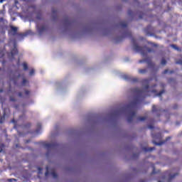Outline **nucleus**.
Masks as SVG:
<instances>
[{
	"label": "nucleus",
	"instance_id": "24",
	"mask_svg": "<svg viewBox=\"0 0 182 182\" xmlns=\"http://www.w3.org/2000/svg\"><path fill=\"white\" fill-rule=\"evenodd\" d=\"M159 182H160V181H159Z\"/></svg>",
	"mask_w": 182,
	"mask_h": 182
},
{
	"label": "nucleus",
	"instance_id": "6",
	"mask_svg": "<svg viewBox=\"0 0 182 182\" xmlns=\"http://www.w3.org/2000/svg\"><path fill=\"white\" fill-rule=\"evenodd\" d=\"M23 68L24 70H26V69H28V64H26V63H23Z\"/></svg>",
	"mask_w": 182,
	"mask_h": 182
},
{
	"label": "nucleus",
	"instance_id": "23",
	"mask_svg": "<svg viewBox=\"0 0 182 182\" xmlns=\"http://www.w3.org/2000/svg\"><path fill=\"white\" fill-rule=\"evenodd\" d=\"M0 151H1V150L0 149Z\"/></svg>",
	"mask_w": 182,
	"mask_h": 182
},
{
	"label": "nucleus",
	"instance_id": "21",
	"mask_svg": "<svg viewBox=\"0 0 182 182\" xmlns=\"http://www.w3.org/2000/svg\"><path fill=\"white\" fill-rule=\"evenodd\" d=\"M165 73H167V70L165 71Z\"/></svg>",
	"mask_w": 182,
	"mask_h": 182
},
{
	"label": "nucleus",
	"instance_id": "17",
	"mask_svg": "<svg viewBox=\"0 0 182 182\" xmlns=\"http://www.w3.org/2000/svg\"><path fill=\"white\" fill-rule=\"evenodd\" d=\"M176 63H182V61L176 62Z\"/></svg>",
	"mask_w": 182,
	"mask_h": 182
},
{
	"label": "nucleus",
	"instance_id": "3",
	"mask_svg": "<svg viewBox=\"0 0 182 182\" xmlns=\"http://www.w3.org/2000/svg\"><path fill=\"white\" fill-rule=\"evenodd\" d=\"M134 49L136 50V52H141V50H143L142 48L136 44L134 45Z\"/></svg>",
	"mask_w": 182,
	"mask_h": 182
},
{
	"label": "nucleus",
	"instance_id": "18",
	"mask_svg": "<svg viewBox=\"0 0 182 182\" xmlns=\"http://www.w3.org/2000/svg\"><path fill=\"white\" fill-rule=\"evenodd\" d=\"M28 35H31V31H28Z\"/></svg>",
	"mask_w": 182,
	"mask_h": 182
},
{
	"label": "nucleus",
	"instance_id": "7",
	"mask_svg": "<svg viewBox=\"0 0 182 182\" xmlns=\"http://www.w3.org/2000/svg\"><path fill=\"white\" fill-rule=\"evenodd\" d=\"M171 47L173 48V49H175V50H178V48H177L176 45H171Z\"/></svg>",
	"mask_w": 182,
	"mask_h": 182
},
{
	"label": "nucleus",
	"instance_id": "12",
	"mask_svg": "<svg viewBox=\"0 0 182 182\" xmlns=\"http://www.w3.org/2000/svg\"><path fill=\"white\" fill-rule=\"evenodd\" d=\"M161 95H163V92H159L158 96H161Z\"/></svg>",
	"mask_w": 182,
	"mask_h": 182
},
{
	"label": "nucleus",
	"instance_id": "8",
	"mask_svg": "<svg viewBox=\"0 0 182 182\" xmlns=\"http://www.w3.org/2000/svg\"><path fill=\"white\" fill-rule=\"evenodd\" d=\"M161 65H166V60L163 59L161 60Z\"/></svg>",
	"mask_w": 182,
	"mask_h": 182
},
{
	"label": "nucleus",
	"instance_id": "9",
	"mask_svg": "<svg viewBox=\"0 0 182 182\" xmlns=\"http://www.w3.org/2000/svg\"><path fill=\"white\" fill-rule=\"evenodd\" d=\"M145 72V70H139V73H144Z\"/></svg>",
	"mask_w": 182,
	"mask_h": 182
},
{
	"label": "nucleus",
	"instance_id": "19",
	"mask_svg": "<svg viewBox=\"0 0 182 182\" xmlns=\"http://www.w3.org/2000/svg\"><path fill=\"white\" fill-rule=\"evenodd\" d=\"M148 52H151V50L150 49H148Z\"/></svg>",
	"mask_w": 182,
	"mask_h": 182
},
{
	"label": "nucleus",
	"instance_id": "10",
	"mask_svg": "<svg viewBox=\"0 0 182 182\" xmlns=\"http://www.w3.org/2000/svg\"><path fill=\"white\" fill-rule=\"evenodd\" d=\"M23 85H26V80H23Z\"/></svg>",
	"mask_w": 182,
	"mask_h": 182
},
{
	"label": "nucleus",
	"instance_id": "11",
	"mask_svg": "<svg viewBox=\"0 0 182 182\" xmlns=\"http://www.w3.org/2000/svg\"><path fill=\"white\" fill-rule=\"evenodd\" d=\"M140 120H141V122H143V120H146V118H145V117H141V118H140Z\"/></svg>",
	"mask_w": 182,
	"mask_h": 182
},
{
	"label": "nucleus",
	"instance_id": "16",
	"mask_svg": "<svg viewBox=\"0 0 182 182\" xmlns=\"http://www.w3.org/2000/svg\"><path fill=\"white\" fill-rule=\"evenodd\" d=\"M14 180H15V179H9V181H12Z\"/></svg>",
	"mask_w": 182,
	"mask_h": 182
},
{
	"label": "nucleus",
	"instance_id": "22",
	"mask_svg": "<svg viewBox=\"0 0 182 182\" xmlns=\"http://www.w3.org/2000/svg\"><path fill=\"white\" fill-rule=\"evenodd\" d=\"M124 79H127V77H124Z\"/></svg>",
	"mask_w": 182,
	"mask_h": 182
},
{
	"label": "nucleus",
	"instance_id": "1",
	"mask_svg": "<svg viewBox=\"0 0 182 182\" xmlns=\"http://www.w3.org/2000/svg\"><path fill=\"white\" fill-rule=\"evenodd\" d=\"M37 29H38V32H39V33H42V32H43L45 31V29H46V27H45V26H41L39 27V25L37 26Z\"/></svg>",
	"mask_w": 182,
	"mask_h": 182
},
{
	"label": "nucleus",
	"instance_id": "4",
	"mask_svg": "<svg viewBox=\"0 0 182 182\" xmlns=\"http://www.w3.org/2000/svg\"><path fill=\"white\" fill-rule=\"evenodd\" d=\"M18 53V49L14 47L13 50L11 51V56H15V54Z\"/></svg>",
	"mask_w": 182,
	"mask_h": 182
},
{
	"label": "nucleus",
	"instance_id": "15",
	"mask_svg": "<svg viewBox=\"0 0 182 182\" xmlns=\"http://www.w3.org/2000/svg\"><path fill=\"white\" fill-rule=\"evenodd\" d=\"M4 0H0V4H3Z\"/></svg>",
	"mask_w": 182,
	"mask_h": 182
},
{
	"label": "nucleus",
	"instance_id": "14",
	"mask_svg": "<svg viewBox=\"0 0 182 182\" xmlns=\"http://www.w3.org/2000/svg\"><path fill=\"white\" fill-rule=\"evenodd\" d=\"M26 95H29V91H26Z\"/></svg>",
	"mask_w": 182,
	"mask_h": 182
},
{
	"label": "nucleus",
	"instance_id": "2",
	"mask_svg": "<svg viewBox=\"0 0 182 182\" xmlns=\"http://www.w3.org/2000/svg\"><path fill=\"white\" fill-rule=\"evenodd\" d=\"M11 31H10V33L11 35H15L16 33V31H18V28L14 26H11Z\"/></svg>",
	"mask_w": 182,
	"mask_h": 182
},
{
	"label": "nucleus",
	"instance_id": "20",
	"mask_svg": "<svg viewBox=\"0 0 182 182\" xmlns=\"http://www.w3.org/2000/svg\"><path fill=\"white\" fill-rule=\"evenodd\" d=\"M150 129H153V127H149Z\"/></svg>",
	"mask_w": 182,
	"mask_h": 182
},
{
	"label": "nucleus",
	"instance_id": "13",
	"mask_svg": "<svg viewBox=\"0 0 182 182\" xmlns=\"http://www.w3.org/2000/svg\"><path fill=\"white\" fill-rule=\"evenodd\" d=\"M49 174V172L48 171V168H47V171L46 172V176H48Z\"/></svg>",
	"mask_w": 182,
	"mask_h": 182
},
{
	"label": "nucleus",
	"instance_id": "5",
	"mask_svg": "<svg viewBox=\"0 0 182 182\" xmlns=\"http://www.w3.org/2000/svg\"><path fill=\"white\" fill-rule=\"evenodd\" d=\"M30 76H33V75H35V70L34 69H31L30 73H29Z\"/></svg>",
	"mask_w": 182,
	"mask_h": 182
}]
</instances>
